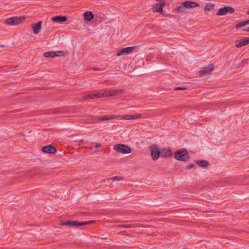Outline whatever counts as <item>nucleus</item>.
Listing matches in <instances>:
<instances>
[{"instance_id": "1", "label": "nucleus", "mask_w": 249, "mask_h": 249, "mask_svg": "<svg viewBox=\"0 0 249 249\" xmlns=\"http://www.w3.org/2000/svg\"><path fill=\"white\" fill-rule=\"evenodd\" d=\"M199 6V4L194 1H185L176 8L177 12L185 13L187 12L186 9L194 8Z\"/></svg>"}, {"instance_id": "2", "label": "nucleus", "mask_w": 249, "mask_h": 249, "mask_svg": "<svg viewBox=\"0 0 249 249\" xmlns=\"http://www.w3.org/2000/svg\"><path fill=\"white\" fill-rule=\"evenodd\" d=\"M26 19L24 16H16L7 18L4 20L3 23L8 26H17Z\"/></svg>"}, {"instance_id": "3", "label": "nucleus", "mask_w": 249, "mask_h": 249, "mask_svg": "<svg viewBox=\"0 0 249 249\" xmlns=\"http://www.w3.org/2000/svg\"><path fill=\"white\" fill-rule=\"evenodd\" d=\"M175 158L178 160L187 161L189 160V155L186 149H181L175 153Z\"/></svg>"}, {"instance_id": "4", "label": "nucleus", "mask_w": 249, "mask_h": 249, "mask_svg": "<svg viewBox=\"0 0 249 249\" xmlns=\"http://www.w3.org/2000/svg\"><path fill=\"white\" fill-rule=\"evenodd\" d=\"M113 149L118 152L123 154H129L131 152L130 147L124 144H117L114 146Z\"/></svg>"}, {"instance_id": "5", "label": "nucleus", "mask_w": 249, "mask_h": 249, "mask_svg": "<svg viewBox=\"0 0 249 249\" xmlns=\"http://www.w3.org/2000/svg\"><path fill=\"white\" fill-rule=\"evenodd\" d=\"M150 149L151 150L153 160H156L158 159L160 155L161 156V152L159 148L157 145L154 144L150 146Z\"/></svg>"}, {"instance_id": "6", "label": "nucleus", "mask_w": 249, "mask_h": 249, "mask_svg": "<svg viewBox=\"0 0 249 249\" xmlns=\"http://www.w3.org/2000/svg\"><path fill=\"white\" fill-rule=\"evenodd\" d=\"M124 92L123 89H115L109 90L106 91L104 93H102V97H111L113 96H117Z\"/></svg>"}, {"instance_id": "7", "label": "nucleus", "mask_w": 249, "mask_h": 249, "mask_svg": "<svg viewBox=\"0 0 249 249\" xmlns=\"http://www.w3.org/2000/svg\"><path fill=\"white\" fill-rule=\"evenodd\" d=\"M234 12V9L230 6H225L223 8H220L216 13L217 16H224L229 13L232 14Z\"/></svg>"}, {"instance_id": "8", "label": "nucleus", "mask_w": 249, "mask_h": 249, "mask_svg": "<svg viewBox=\"0 0 249 249\" xmlns=\"http://www.w3.org/2000/svg\"><path fill=\"white\" fill-rule=\"evenodd\" d=\"M214 69V66L213 64H211L208 67L202 68L199 71L200 76H203L207 74H209L210 72L213 71Z\"/></svg>"}, {"instance_id": "9", "label": "nucleus", "mask_w": 249, "mask_h": 249, "mask_svg": "<svg viewBox=\"0 0 249 249\" xmlns=\"http://www.w3.org/2000/svg\"><path fill=\"white\" fill-rule=\"evenodd\" d=\"M102 97V93H91L83 95L82 97V100H89L92 99L101 98Z\"/></svg>"}, {"instance_id": "10", "label": "nucleus", "mask_w": 249, "mask_h": 249, "mask_svg": "<svg viewBox=\"0 0 249 249\" xmlns=\"http://www.w3.org/2000/svg\"><path fill=\"white\" fill-rule=\"evenodd\" d=\"M136 46L127 47L118 51L117 53V56H120L124 53H130L133 52L136 49Z\"/></svg>"}, {"instance_id": "11", "label": "nucleus", "mask_w": 249, "mask_h": 249, "mask_svg": "<svg viewBox=\"0 0 249 249\" xmlns=\"http://www.w3.org/2000/svg\"><path fill=\"white\" fill-rule=\"evenodd\" d=\"M42 22L41 21H39L36 23L31 24L33 33L35 34H37L40 32L42 28Z\"/></svg>"}, {"instance_id": "12", "label": "nucleus", "mask_w": 249, "mask_h": 249, "mask_svg": "<svg viewBox=\"0 0 249 249\" xmlns=\"http://www.w3.org/2000/svg\"><path fill=\"white\" fill-rule=\"evenodd\" d=\"M42 151L46 153L54 154L57 152L56 148L50 144L42 148Z\"/></svg>"}, {"instance_id": "13", "label": "nucleus", "mask_w": 249, "mask_h": 249, "mask_svg": "<svg viewBox=\"0 0 249 249\" xmlns=\"http://www.w3.org/2000/svg\"><path fill=\"white\" fill-rule=\"evenodd\" d=\"M63 54L62 51L57 52H48L44 53V56L47 58H53L54 57L59 56Z\"/></svg>"}, {"instance_id": "14", "label": "nucleus", "mask_w": 249, "mask_h": 249, "mask_svg": "<svg viewBox=\"0 0 249 249\" xmlns=\"http://www.w3.org/2000/svg\"><path fill=\"white\" fill-rule=\"evenodd\" d=\"M234 42L235 43V46L237 48H241L244 46L249 44L247 37H243L240 39L235 40Z\"/></svg>"}, {"instance_id": "15", "label": "nucleus", "mask_w": 249, "mask_h": 249, "mask_svg": "<svg viewBox=\"0 0 249 249\" xmlns=\"http://www.w3.org/2000/svg\"><path fill=\"white\" fill-rule=\"evenodd\" d=\"M67 18L66 16H57L53 17L52 18V20L53 22H57L59 23H62L67 20Z\"/></svg>"}, {"instance_id": "16", "label": "nucleus", "mask_w": 249, "mask_h": 249, "mask_svg": "<svg viewBox=\"0 0 249 249\" xmlns=\"http://www.w3.org/2000/svg\"><path fill=\"white\" fill-rule=\"evenodd\" d=\"M165 5V2L157 3L154 6L155 9L154 10V12L161 13L163 10V8Z\"/></svg>"}, {"instance_id": "17", "label": "nucleus", "mask_w": 249, "mask_h": 249, "mask_svg": "<svg viewBox=\"0 0 249 249\" xmlns=\"http://www.w3.org/2000/svg\"><path fill=\"white\" fill-rule=\"evenodd\" d=\"M94 18V14L91 11H88L84 14V18L86 21H91Z\"/></svg>"}, {"instance_id": "18", "label": "nucleus", "mask_w": 249, "mask_h": 249, "mask_svg": "<svg viewBox=\"0 0 249 249\" xmlns=\"http://www.w3.org/2000/svg\"><path fill=\"white\" fill-rule=\"evenodd\" d=\"M62 226H68L71 227H77L78 226V221H68L65 222H62L60 223Z\"/></svg>"}, {"instance_id": "19", "label": "nucleus", "mask_w": 249, "mask_h": 249, "mask_svg": "<svg viewBox=\"0 0 249 249\" xmlns=\"http://www.w3.org/2000/svg\"><path fill=\"white\" fill-rule=\"evenodd\" d=\"M173 155L170 149H164L161 151V157L162 158L169 157Z\"/></svg>"}, {"instance_id": "20", "label": "nucleus", "mask_w": 249, "mask_h": 249, "mask_svg": "<svg viewBox=\"0 0 249 249\" xmlns=\"http://www.w3.org/2000/svg\"><path fill=\"white\" fill-rule=\"evenodd\" d=\"M116 117V115H112L110 116H101L98 118L97 121H103L106 120H108L110 119H114Z\"/></svg>"}, {"instance_id": "21", "label": "nucleus", "mask_w": 249, "mask_h": 249, "mask_svg": "<svg viewBox=\"0 0 249 249\" xmlns=\"http://www.w3.org/2000/svg\"><path fill=\"white\" fill-rule=\"evenodd\" d=\"M195 162L200 167L205 168L208 165V162L205 160H195Z\"/></svg>"}, {"instance_id": "22", "label": "nucleus", "mask_w": 249, "mask_h": 249, "mask_svg": "<svg viewBox=\"0 0 249 249\" xmlns=\"http://www.w3.org/2000/svg\"><path fill=\"white\" fill-rule=\"evenodd\" d=\"M96 222V221L95 220H91L89 221H86V222H79V226H85L87 225H89L94 224Z\"/></svg>"}, {"instance_id": "23", "label": "nucleus", "mask_w": 249, "mask_h": 249, "mask_svg": "<svg viewBox=\"0 0 249 249\" xmlns=\"http://www.w3.org/2000/svg\"><path fill=\"white\" fill-rule=\"evenodd\" d=\"M214 7V4L212 3H207L204 7V10L205 11H209L212 9Z\"/></svg>"}, {"instance_id": "24", "label": "nucleus", "mask_w": 249, "mask_h": 249, "mask_svg": "<svg viewBox=\"0 0 249 249\" xmlns=\"http://www.w3.org/2000/svg\"><path fill=\"white\" fill-rule=\"evenodd\" d=\"M246 25H247L246 21H245L240 22L238 23L236 25L235 27L236 28L239 29V28H240Z\"/></svg>"}, {"instance_id": "25", "label": "nucleus", "mask_w": 249, "mask_h": 249, "mask_svg": "<svg viewBox=\"0 0 249 249\" xmlns=\"http://www.w3.org/2000/svg\"><path fill=\"white\" fill-rule=\"evenodd\" d=\"M116 227L124 228H130L133 227L131 224H126V225H118L115 226Z\"/></svg>"}, {"instance_id": "26", "label": "nucleus", "mask_w": 249, "mask_h": 249, "mask_svg": "<svg viewBox=\"0 0 249 249\" xmlns=\"http://www.w3.org/2000/svg\"><path fill=\"white\" fill-rule=\"evenodd\" d=\"M108 179H111L113 181H121L124 180V178L121 177L115 176L112 178H108Z\"/></svg>"}, {"instance_id": "27", "label": "nucleus", "mask_w": 249, "mask_h": 249, "mask_svg": "<svg viewBox=\"0 0 249 249\" xmlns=\"http://www.w3.org/2000/svg\"><path fill=\"white\" fill-rule=\"evenodd\" d=\"M122 118L124 120L134 119V118L133 115H124V116H123L122 117Z\"/></svg>"}, {"instance_id": "28", "label": "nucleus", "mask_w": 249, "mask_h": 249, "mask_svg": "<svg viewBox=\"0 0 249 249\" xmlns=\"http://www.w3.org/2000/svg\"><path fill=\"white\" fill-rule=\"evenodd\" d=\"M117 234H120V235H128V233H127V232L124 231H121L120 232H118Z\"/></svg>"}, {"instance_id": "29", "label": "nucleus", "mask_w": 249, "mask_h": 249, "mask_svg": "<svg viewBox=\"0 0 249 249\" xmlns=\"http://www.w3.org/2000/svg\"><path fill=\"white\" fill-rule=\"evenodd\" d=\"M195 166V164H190L189 165H188L187 166H186V169H191L192 168L194 167Z\"/></svg>"}, {"instance_id": "30", "label": "nucleus", "mask_w": 249, "mask_h": 249, "mask_svg": "<svg viewBox=\"0 0 249 249\" xmlns=\"http://www.w3.org/2000/svg\"><path fill=\"white\" fill-rule=\"evenodd\" d=\"M186 89V88H182V87H177V88H174L175 90H184V89Z\"/></svg>"}, {"instance_id": "31", "label": "nucleus", "mask_w": 249, "mask_h": 249, "mask_svg": "<svg viewBox=\"0 0 249 249\" xmlns=\"http://www.w3.org/2000/svg\"><path fill=\"white\" fill-rule=\"evenodd\" d=\"M134 118V119L140 118L141 117V115L140 114H138L136 115H133Z\"/></svg>"}, {"instance_id": "32", "label": "nucleus", "mask_w": 249, "mask_h": 249, "mask_svg": "<svg viewBox=\"0 0 249 249\" xmlns=\"http://www.w3.org/2000/svg\"><path fill=\"white\" fill-rule=\"evenodd\" d=\"M102 146L100 143H96L95 145V147L96 148H99Z\"/></svg>"}, {"instance_id": "33", "label": "nucleus", "mask_w": 249, "mask_h": 249, "mask_svg": "<svg viewBox=\"0 0 249 249\" xmlns=\"http://www.w3.org/2000/svg\"><path fill=\"white\" fill-rule=\"evenodd\" d=\"M84 142V141L83 140L79 141V146L83 144Z\"/></svg>"}, {"instance_id": "34", "label": "nucleus", "mask_w": 249, "mask_h": 249, "mask_svg": "<svg viewBox=\"0 0 249 249\" xmlns=\"http://www.w3.org/2000/svg\"><path fill=\"white\" fill-rule=\"evenodd\" d=\"M248 60V59H244V60L242 61V63H247Z\"/></svg>"}, {"instance_id": "35", "label": "nucleus", "mask_w": 249, "mask_h": 249, "mask_svg": "<svg viewBox=\"0 0 249 249\" xmlns=\"http://www.w3.org/2000/svg\"><path fill=\"white\" fill-rule=\"evenodd\" d=\"M92 70H93V71H99V69L96 68V67H94L93 68H92Z\"/></svg>"}, {"instance_id": "36", "label": "nucleus", "mask_w": 249, "mask_h": 249, "mask_svg": "<svg viewBox=\"0 0 249 249\" xmlns=\"http://www.w3.org/2000/svg\"><path fill=\"white\" fill-rule=\"evenodd\" d=\"M243 31L245 32H249V27L247 29H243Z\"/></svg>"}, {"instance_id": "37", "label": "nucleus", "mask_w": 249, "mask_h": 249, "mask_svg": "<svg viewBox=\"0 0 249 249\" xmlns=\"http://www.w3.org/2000/svg\"><path fill=\"white\" fill-rule=\"evenodd\" d=\"M155 0L157 1H161V2H165L166 0Z\"/></svg>"}, {"instance_id": "38", "label": "nucleus", "mask_w": 249, "mask_h": 249, "mask_svg": "<svg viewBox=\"0 0 249 249\" xmlns=\"http://www.w3.org/2000/svg\"><path fill=\"white\" fill-rule=\"evenodd\" d=\"M246 23H247V24H249V20H246Z\"/></svg>"}, {"instance_id": "39", "label": "nucleus", "mask_w": 249, "mask_h": 249, "mask_svg": "<svg viewBox=\"0 0 249 249\" xmlns=\"http://www.w3.org/2000/svg\"><path fill=\"white\" fill-rule=\"evenodd\" d=\"M100 238L103 239H107V237H101Z\"/></svg>"}, {"instance_id": "40", "label": "nucleus", "mask_w": 249, "mask_h": 249, "mask_svg": "<svg viewBox=\"0 0 249 249\" xmlns=\"http://www.w3.org/2000/svg\"><path fill=\"white\" fill-rule=\"evenodd\" d=\"M247 39L248 40V44H249V37H247Z\"/></svg>"}, {"instance_id": "41", "label": "nucleus", "mask_w": 249, "mask_h": 249, "mask_svg": "<svg viewBox=\"0 0 249 249\" xmlns=\"http://www.w3.org/2000/svg\"><path fill=\"white\" fill-rule=\"evenodd\" d=\"M247 39L248 40V44H249V37H247Z\"/></svg>"}, {"instance_id": "42", "label": "nucleus", "mask_w": 249, "mask_h": 249, "mask_svg": "<svg viewBox=\"0 0 249 249\" xmlns=\"http://www.w3.org/2000/svg\"><path fill=\"white\" fill-rule=\"evenodd\" d=\"M98 151H99L98 150H97V149L94 151L95 152H97Z\"/></svg>"}, {"instance_id": "43", "label": "nucleus", "mask_w": 249, "mask_h": 249, "mask_svg": "<svg viewBox=\"0 0 249 249\" xmlns=\"http://www.w3.org/2000/svg\"><path fill=\"white\" fill-rule=\"evenodd\" d=\"M247 14L248 15H249V10L247 12Z\"/></svg>"}]
</instances>
